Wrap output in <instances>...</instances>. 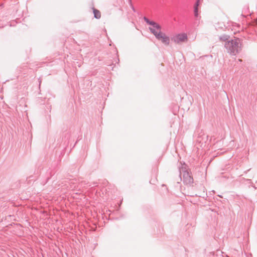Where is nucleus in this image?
Returning <instances> with one entry per match:
<instances>
[{
	"label": "nucleus",
	"instance_id": "1",
	"mask_svg": "<svg viewBox=\"0 0 257 257\" xmlns=\"http://www.w3.org/2000/svg\"><path fill=\"white\" fill-rule=\"evenodd\" d=\"M240 40L238 38L231 39L225 43L224 46L227 52L233 55H235L240 50Z\"/></svg>",
	"mask_w": 257,
	"mask_h": 257
},
{
	"label": "nucleus",
	"instance_id": "2",
	"mask_svg": "<svg viewBox=\"0 0 257 257\" xmlns=\"http://www.w3.org/2000/svg\"><path fill=\"white\" fill-rule=\"evenodd\" d=\"M149 29L152 33H153L156 37V38L161 40L162 42L166 45H168L170 43V39L164 33H162L161 30L157 31L155 29L153 28H149Z\"/></svg>",
	"mask_w": 257,
	"mask_h": 257
},
{
	"label": "nucleus",
	"instance_id": "3",
	"mask_svg": "<svg viewBox=\"0 0 257 257\" xmlns=\"http://www.w3.org/2000/svg\"><path fill=\"white\" fill-rule=\"evenodd\" d=\"M180 176L181 179L183 178V181L184 183L186 184H191L193 183V178L190 176L189 172L184 170L183 168L182 169V171L180 170Z\"/></svg>",
	"mask_w": 257,
	"mask_h": 257
},
{
	"label": "nucleus",
	"instance_id": "4",
	"mask_svg": "<svg viewBox=\"0 0 257 257\" xmlns=\"http://www.w3.org/2000/svg\"><path fill=\"white\" fill-rule=\"evenodd\" d=\"M188 40V37L185 33H181L174 36L172 38V41L177 44H181L185 42Z\"/></svg>",
	"mask_w": 257,
	"mask_h": 257
},
{
	"label": "nucleus",
	"instance_id": "5",
	"mask_svg": "<svg viewBox=\"0 0 257 257\" xmlns=\"http://www.w3.org/2000/svg\"><path fill=\"white\" fill-rule=\"evenodd\" d=\"M144 20L148 24L154 27L153 29H156L157 30V31L161 30V26L157 24V23L154 21H150L147 18L145 17L144 18Z\"/></svg>",
	"mask_w": 257,
	"mask_h": 257
},
{
	"label": "nucleus",
	"instance_id": "6",
	"mask_svg": "<svg viewBox=\"0 0 257 257\" xmlns=\"http://www.w3.org/2000/svg\"><path fill=\"white\" fill-rule=\"evenodd\" d=\"M144 20L148 24L154 27L153 29H156L157 30V31L161 30V26L157 24V23L154 21H150L147 18L145 17L144 18Z\"/></svg>",
	"mask_w": 257,
	"mask_h": 257
},
{
	"label": "nucleus",
	"instance_id": "7",
	"mask_svg": "<svg viewBox=\"0 0 257 257\" xmlns=\"http://www.w3.org/2000/svg\"><path fill=\"white\" fill-rule=\"evenodd\" d=\"M144 20L148 24L154 27L153 29H156L157 30V31L161 30V26L157 24V23L154 21H150L147 18L145 17L144 18Z\"/></svg>",
	"mask_w": 257,
	"mask_h": 257
},
{
	"label": "nucleus",
	"instance_id": "8",
	"mask_svg": "<svg viewBox=\"0 0 257 257\" xmlns=\"http://www.w3.org/2000/svg\"><path fill=\"white\" fill-rule=\"evenodd\" d=\"M200 5V0H197L195 4V6H194V15L196 17H198V6H199Z\"/></svg>",
	"mask_w": 257,
	"mask_h": 257
},
{
	"label": "nucleus",
	"instance_id": "9",
	"mask_svg": "<svg viewBox=\"0 0 257 257\" xmlns=\"http://www.w3.org/2000/svg\"><path fill=\"white\" fill-rule=\"evenodd\" d=\"M93 12L94 14V16L96 19H100L101 17V13L99 11L93 8Z\"/></svg>",
	"mask_w": 257,
	"mask_h": 257
},
{
	"label": "nucleus",
	"instance_id": "10",
	"mask_svg": "<svg viewBox=\"0 0 257 257\" xmlns=\"http://www.w3.org/2000/svg\"><path fill=\"white\" fill-rule=\"evenodd\" d=\"M219 40L221 41L225 42V43L229 41V37L227 35H223L219 37Z\"/></svg>",
	"mask_w": 257,
	"mask_h": 257
},
{
	"label": "nucleus",
	"instance_id": "11",
	"mask_svg": "<svg viewBox=\"0 0 257 257\" xmlns=\"http://www.w3.org/2000/svg\"><path fill=\"white\" fill-rule=\"evenodd\" d=\"M35 178L33 176H30L27 178V181L28 182V183H30L29 182L31 180H34Z\"/></svg>",
	"mask_w": 257,
	"mask_h": 257
},
{
	"label": "nucleus",
	"instance_id": "12",
	"mask_svg": "<svg viewBox=\"0 0 257 257\" xmlns=\"http://www.w3.org/2000/svg\"><path fill=\"white\" fill-rule=\"evenodd\" d=\"M128 2L129 4L130 5L131 7H132L133 10L134 11H135V9L134 8L133 6V4H132V0H128Z\"/></svg>",
	"mask_w": 257,
	"mask_h": 257
},
{
	"label": "nucleus",
	"instance_id": "13",
	"mask_svg": "<svg viewBox=\"0 0 257 257\" xmlns=\"http://www.w3.org/2000/svg\"><path fill=\"white\" fill-rule=\"evenodd\" d=\"M204 196H202L203 198H205L206 196L207 197V193H206V194H204Z\"/></svg>",
	"mask_w": 257,
	"mask_h": 257
},
{
	"label": "nucleus",
	"instance_id": "14",
	"mask_svg": "<svg viewBox=\"0 0 257 257\" xmlns=\"http://www.w3.org/2000/svg\"><path fill=\"white\" fill-rule=\"evenodd\" d=\"M238 61L240 62L242 61V60L241 59H239Z\"/></svg>",
	"mask_w": 257,
	"mask_h": 257
},
{
	"label": "nucleus",
	"instance_id": "15",
	"mask_svg": "<svg viewBox=\"0 0 257 257\" xmlns=\"http://www.w3.org/2000/svg\"><path fill=\"white\" fill-rule=\"evenodd\" d=\"M212 192H213V193H215V191H213V190L212 191Z\"/></svg>",
	"mask_w": 257,
	"mask_h": 257
}]
</instances>
